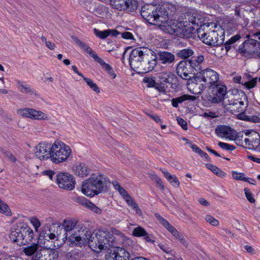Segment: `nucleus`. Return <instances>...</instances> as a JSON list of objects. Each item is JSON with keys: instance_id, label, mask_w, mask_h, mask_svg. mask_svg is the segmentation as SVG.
<instances>
[{"instance_id": "64", "label": "nucleus", "mask_w": 260, "mask_h": 260, "mask_svg": "<svg viewBox=\"0 0 260 260\" xmlns=\"http://www.w3.org/2000/svg\"><path fill=\"white\" fill-rule=\"evenodd\" d=\"M158 247L159 248L162 250L164 252L166 253H169L170 252V248L166 246L164 244H159Z\"/></svg>"}, {"instance_id": "38", "label": "nucleus", "mask_w": 260, "mask_h": 260, "mask_svg": "<svg viewBox=\"0 0 260 260\" xmlns=\"http://www.w3.org/2000/svg\"><path fill=\"white\" fill-rule=\"evenodd\" d=\"M128 202H126L128 206L131 207L133 210L135 211L137 214L139 215L142 214V210L140 209L137 204L135 202L132 198L128 200Z\"/></svg>"}, {"instance_id": "14", "label": "nucleus", "mask_w": 260, "mask_h": 260, "mask_svg": "<svg viewBox=\"0 0 260 260\" xmlns=\"http://www.w3.org/2000/svg\"><path fill=\"white\" fill-rule=\"evenodd\" d=\"M56 183L58 187L67 190L75 188L76 181L74 177L67 172H59L56 175Z\"/></svg>"}, {"instance_id": "16", "label": "nucleus", "mask_w": 260, "mask_h": 260, "mask_svg": "<svg viewBox=\"0 0 260 260\" xmlns=\"http://www.w3.org/2000/svg\"><path fill=\"white\" fill-rule=\"evenodd\" d=\"M209 89L212 94L209 95L208 100L212 103L218 104L224 99L227 88L225 85L220 84L218 82Z\"/></svg>"}, {"instance_id": "45", "label": "nucleus", "mask_w": 260, "mask_h": 260, "mask_svg": "<svg viewBox=\"0 0 260 260\" xmlns=\"http://www.w3.org/2000/svg\"><path fill=\"white\" fill-rule=\"evenodd\" d=\"M218 145L221 148L223 149V150H230V151H233L235 149L236 147L234 145H230L228 143L222 142H219L218 143Z\"/></svg>"}, {"instance_id": "27", "label": "nucleus", "mask_w": 260, "mask_h": 260, "mask_svg": "<svg viewBox=\"0 0 260 260\" xmlns=\"http://www.w3.org/2000/svg\"><path fill=\"white\" fill-rule=\"evenodd\" d=\"M157 56V59L163 64L170 63L175 59L174 55L167 51H159Z\"/></svg>"}, {"instance_id": "29", "label": "nucleus", "mask_w": 260, "mask_h": 260, "mask_svg": "<svg viewBox=\"0 0 260 260\" xmlns=\"http://www.w3.org/2000/svg\"><path fill=\"white\" fill-rule=\"evenodd\" d=\"M76 223L71 220H64L62 224L59 226V228L63 229V232H64V235H66V238L67 239L68 235L71 234V232L74 229H75Z\"/></svg>"}, {"instance_id": "32", "label": "nucleus", "mask_w": 260, "mask_h": 260, "mask_svg": "<svg viewBox=\"0 0 260 260\" xmlns=\"http://www.w3.org/2000/svg\"><path fill=\"white\" fill-rule=\"evenodd\" d=\"M161 172L164 174L165 178L167 179V180L172 184L173 186L175 187H178L180 185V182L176 176V175H171L169 172L166 170L160 169Z\"/></svg>"}, {"instance_id": "42", "label": "nucleus", "mask_w": 260, "mask_h": 260, "mask_svg": "<svg viewBox=\"0 0 260 260\" xmlns=\"http://www.w3.org/2000/svg\"><path fill=\"white\" fill-rule=\"evenodd\" d=\"M143 82L147 84L148 87L151 88L155 87L156 82L154 77H146L143 79Z\"/></svg>"}, {"instance_id": "55", "label": "nucleus", "mask_w": 260, "mask_h": 260, "mask_svg": "<svg viewBox=\"0 0 260 260\" xmlns=\"http://www.w3.org/2000/svg\"><path fill=\"white\" fill-rule=\"evenodd\" d=\"M207 168L211 170L214 174H216L219 168L212 164L208 163L206 164Z\"/></svg>"}, {"instance_id": "59", "label": "nucleus", "mask_w": 260, "mask_h": 260, "mask_svg": "<svg viewBox=\"0 0 260 260\" xmlns=\"http://www.w3.org/2000/svg\"><path fill=\"white\" fill-rule=\"evenodd\" d=\"M31 222L34 226L36 230H37L41 225V223L39 220L37 218H33L31 220Z\"/></svg>"}, {"instance_id": "39", "label": "nucleus", "mask_w": 260, "mask_h": 260, "mask_svg": "<svg viewBox=\"0 0 260 260\" xmlns=\"http://www.w3.org/2000/svg\"><path fill=\"white\" fill-rule=\"evenodd\" d=\"M147 234L146 230L141 226L135 228L133 231V235L137 237H143Z\"/></svg>"}, {"instance_id": "1", "label": "nucleus", "mask_w": 260, "mask_h": 260, "mask_svg": "<svg viewBox=\"0 0 260 260\" xmlns=\"http://www.w3.org/2000/svg\"><path fill=\"white\" fill-rule=\"evenodd\" d=\"M197 34L204 43L211 46H219L224 41L223 28L213 22L207 23V25H203L198 29Z\"/></svg>"}, {"instance_id": "51", "label": "nucleus", "mask_w": 260, "mask_h": 260, "mask_svg": "<svg viewBox=\"0 0 260 260\" xmlns=\"http://www.w3.org/2000/svg\"><path fill=\"white\" fill-rule=\"evenodd\" d=\"M42 174L44 176L48 177L51 180H53V178H55V176L56 177L55 172L51 170L44 171L42 172Z\"/></svg>"}, {"instance_id": "23", "label": "nucleus", "mask_w": 260, "mask_h": 260, "mask_svg": "<svg viewBox=\"0 0 260 260\" xmlns=\"http://www.w3.org/2000/svg\"><path fill=\"white\" fill-rule=\"evenodd\" d=\"M241 100L231 99L228 101L229 104H228L230 106L229 108L231 109V111L240 113L239 116H241V114L245 111L247 106V101L244 102ZM239 118L244 119L240 117H239Z\"/></svg>"}, {"instance_id": "50", "label": "nucleus", "mask_w": 260, "mask_h": 260, "mask_svg": "<svg viewBox=\"0 0 260 260\" xmlns=\"http://www.w3.org/2000/svg\"><path fill=\"white\" fill-rule=\"evenodd\" d=\"M169 88V86L167 84L161 83L160 82L159 83H156V85L155 87H154L155 89L161 92H165L166 89Z\"/></svg>"}, {"instance_id": "48", "label": "nucleus", "mask_w": 260, "mask_h": 260, "mask_svg": "<svg viewBox=\"0 0 260 260\" xmlns=\"http://www.w3.org/2000/svg\"><path fill=\"white\" fill-rule=\"evenodd\" d=\"M86 51L88 54L90 55L91 57L93 58V59L95 61L97 62L98 63L99 61V59H101L102 58L98 56L97 54L94 53L93 51L92 50V49L88 46L85 51Z\"/></svg>"}, {"instance_id": "35", "label": "nucleus", "mask_w": 260, "mask_h": 260, "mask_svg": "<svg viewBox=\"0 0 260 260\" xmlns=\"http://www.w3.org/2000/svg\"><path fill=\"white\" fill-rule=\"evenodd\" d=\"M194 54V51L190 48H185L179 50L177 53V56L182 59H186L192 56Z\"/></svg>"}, {"instance_id": "46", "label": "nucleus", "mask_w": 260, "mask_h": 260, "mask_svg": "<svg viewBox=\"0 0 260 260\" xmlns=\"http://www.w3.org/2000/svg\"><path fill=\"white\" fill-rule=\"evenodd\" d=\"M257 79L258 78L257 77L254 78L251 80L245 82L243 84V85H244L245 87L248 89L252 88L256 86Z\"/></svg>"}, {"instance_id": "56", "label": "nucleus", "mask_w": 260, "mask_h": 260, "mask_svg": "<svg viewBox=\"0 0 260 260\" xmlns=\"http://www.w3.org/2000/svg\"><path fill=\"white\" fill-rule=\"evenodd\" d=\"M87 207H89L91 210L96 213H100L101 212V210L91 202L88 203Z\"/></svg>"}, {"instance_id": "18", "label": "nucleus", "mask_w": 260, "mask_h": 260, "mask_svg": "<svg viewBox=\"0 0 260 260\" xmlns=\"http://www.w3.org/2000/svg\"><path fill=\"white\" fill-rule=\"evenodd\" d=\"M144 49L146 47H137L133 49L129 56V62L131 68L136 71L141 60L144 59Z\"/></svg>"}, {"instance_id": "49", "label": "nucleus", "mask_w": 260, "mask_h": 260, "mask_svg": "<svg viewBox=\"0 0 260 260\" xmlns=\"http://www.w3.org/2000/svg\"><path fill=\"white\" fill-rule=\"evenodd\" d=\"M233 177L234 179L238 180H242V181H247V179H245L246 177H245V174L244 173H237L236 171L232 172Z\"/></svg>"}, {"instance_id": "9", "label": "nucleus", "mask_w": 260, "mask_h": 260, "mask_svg": "<svg viewBox=\"0 0 260 260\" xmlns=\"http://www.w3.org/2000/svg\"><path fill=\"white\" fill-rule=\"evenodd\" d=\"M205 18L201 14L197 13H187L185 15V18L182 21L183 25L187 30V36L189 37L190 34H192L193 30L201 28L203 25H207V23H205Z\"/></svg>"}, {"instance_id": "4", "label": "nucleus", "mask_w": 260, "mask_h": 260, "mask_svg": "<svg viewBox=\"0 0 260 260\" xmlns=\"http://www.w3.org/2000/svg\"><path fill=\"white\" fill-rule=\"evenodd\" d=\"M90 248L93 251H101L114 245V237L109 232L99 231L96 233H92L91 238L87 242Z\"/></svg>"}, {"instance_id": "6", "label": "nucleus", "mask_w": 260, "mask_h": 260, "mask_svg": "<svg viewBox=\"0 0 260 260\" xmlns=\"http://www.w3.org/2000/svg\"><path fill=\"white\" fill-rule=\"evenodd\" d=\"M71 152L69 146L60 141H55L52 145L50 159L55 164H60L66 161Z\"/></svg>"}, {"instance_id": "43", "label": "nucleus", "mask_w": 260, "mask_h": 260, "mask_svg": "<svg viewBox=\"0 0 260 260\" xmlns=\"http://www.w3.org/2000/svg\"><path fill=\"white\" fill-rule=\"evenodd\" d=\"M94 31L95 35L102 39H104L109 36L108 29L105 30L104 31H101L96 28H94Z\"/></svg>"}, {"instance_id": "19", "label": "nucleus", "mask_w": 260, "mask_h": 260, "mask_svg": "<svg viewBox=\"0 0 260 260\" xmlns=\"http://www.w3.org/2000/svg\"><path fill=\"white\" fill-rule=\"evenodd\" d=\"M52 145L48 143L41 142L35 148V154L40 160L50 158Z\"/></svg>"}, {"instance_id": "63", "label": "nucleus", "mask_w": 260, "mask_h": 260, "mask_svg": "<svg viewBox=\"0 0 260 260\" xmlns=\"http://www.w3.org/2000/svg\"><path fill=\"white\" fill-rule=\"evenodd\" d=\"M246 119H248L249 121L254 123L260 122V117L257 116H252L250 117L247 118Z\"/></svg>"}, {"instance_id": "61", "label": "nucleus", "mask_w": 260, "mask_h": 260, "mask_svg": "<svg viewBox=\"0 0 260 260\" xmlns=\"http://www.w3.org/2000/svg\"><path fill=\"white\" fill-rule=\"evenodd\" d=\"M189 147L192 149L193 151H194L196 153H198L199 154H200L203 151L197 145H195L192 143L189 145Z\"/></svg>"}, {"instance_id": "5", "label": "nucleus", "mask_w": 260, "mask_h": 260, "mask_svg": "<svg viewBox=\"0 0 260 260\" xmlns=\"http://www.w3.org/2000/svg\"><path fill=\"white\" fill-rule=\"evenodd\" d=\"M219 82V74L215 71L206 69L200 70L195 78L196 84H200L199 88L203 91L205 88L213 87V85Z\"/></svg>"}, {"instance_id": "62", "label": "nucleus", "mask_w": 260, "mask_h": 260, "mask_svg": "<svg viewBox=\"0 0 260 260\" xmlns=\"http://www.w3.org/2000/svg\"><path fill=\"white\" fill-rule=\"evenodd\" d=\"M5 81L4 78H0V93L6 94L7 90L5 89H2L1 87L4 86Z\"/></svg>"}, {"instance_id": "53", "label": "nucleus", "mask_w": 260, "mask_h": 260, "mask_svg": "<svg viewBox=\"0 0 260 260\" xmlns=\"http://www.w3.org/2000/svg\"><path fill=\"white\" fill-rule=\"evenodd\" d=\"M177 120L178 124L181 126V127L183 130L187 129V123L185 120H184L183 118L181 117H177Z\"/></svg>"}, {"instance_id": "57", "label": "nucleus", "mask_w": 260, "mask_h": 260, "mask_svg": "<svg viewBox=\"0 0 260 260\" xmlns=\"http://www.w3.org/2000/svg\"><path fill=\"white\" fill-rule=\"evenodd\" d=\"M121 37L122 38L126 40H135L133 34L128 31H125L121 34Z\"/></svg>"}, {"instance_id": "2", "label": "nucleus", "mask_w": 260, "mask_h": 260, "mask_svg": "<svg viewBox=\"0 0 260 260\" xmlns=\"http://www.w3.org/2000/svg\"><path fill=\"white\" fill-rule=\"evenodd\" d=\"M204 57L200 54L193 56L190 59L180 61L177 67V73L182 79L190 80L195 83V78L201 70V63L204 61Z\"/></svg>"}, {"instance_id": "31", "label": "nucleus", "mask_w": 260, "mask_h": 260, "mask_svg": "<svg viewBox=\"0 0 260 260\" xmlns=\"http://www.w3.org/2000/svg\"><path fill=\"white\" fill-rule=\"evenodd\" d=\"M38 243H33L30 245L23 247L22 251L26 256H32L39 250Z\"/></svg>"}, {"instance_id": "40", "label": "nucleus", "mask_w": 260, "mask_h": 260, "mask_svg": "<svg viewBox=\"0 0 260 260\" xmlns=\"http://www.w3.org/2000/svg\"><path fill=\"white\" fill-rule=\"evenodd\" d=\"M0 212L6 215H11V211L9 206L0 199Z\"/></svg>"}, {"instance_id": "11", "label": "nucleus", "mask_w": 260, "mask_h": 260, "mask_svg": "<svg viewBox=\"0 0 260 260\" xmlns=\"http://www.w3.org/2000/svg\"><path fill=\"white\" fill-rule=\"evenodd\" d=\"M176 11L173 5L169 2H162L157 6H154V14H156L157 24L163 23L171 16H173Z\"/></svg>"}, {"instance_id": "33", "label": "nucleus", "mask_w": 260, "mask_h": 260, "mask_svg": "<svg viewBox=\"0 0 260 260\" xmlns=\"http://www.w3.org/2000/svg\"><path fill=\"white\" fill-rule=\"evenodd\" d=\"M108 74L109 75L112 77L113 79H115L116 77V74L115 73L113 68L112 67L105 62V61L103 59H99V61L98 62Z\"/></svg>"}, {"instance_id": "10", "label": "nucleus", "mask_w": 260, "mask_h": 260, "mask_svg": "<svg viewBox=\"0 0 260 260\" xmlns=\"http://www.w3.org/2000/svg\"><path fill=\"white\" fill-rule=\"evenodd\" d=\"M144 59L141 60L135 71L145 74L153 70L157 64V56L151 49H144Z\"/></svg>"}, {"instance_id": "7", "label": "nucleus", "mask_w": 260, "mask_h": 260, "mask_svg": "<svg viewBox=\"0 0 260 260\" xmlns=\"http://www.w3.org/2000/svg\"><path fill=\"white\" fill-rule=\"evenodd\" d=\"M92 234L88 228L85 226L79 227V225L75 228L74 233L69 236L68 239L70 242L71 246H78L82 247L89 242Z\"/></svg>"}, {"instance_id": "3", "label": "nucleus", "mask_w": 260, "mask_h": 260, "mask_svg": "<svg viewBox=\"0 0 260 260\" xmlns=\"http://www.w3.org/2000/svg\"><path fill=\"white\" fill-rule=\"evenodd\" d=\"M109 184L108 178L104 175L92 176L83 182L81 191L84 194L91 198L101 193Z\"/></svg>"}, {"instance_id": "52", "label": "nucleus", "mask_w": 260, "mask_h": 260, "mask_svg": "<svg viewBox=\"0 0 260 260\" xmlns=\"http://www.w3.org/2000/svg\"><path fill=\"white\" fill-rule=\"evenodd\" d=\"M75 201L76 202L87 207L88 205V203L90 202V201H88L87 199L84 197H77L75 199Z\"/></svg>"}, {"instance_id": "13", "label": "nucleus", "mask_w": 260, "mask_h": 260, "mask_svg": "<svg viewBox=\"0 0 260 260\" xmlns=\"http://www.w3.org/2000/svg\"><path fill=\"white\" fill-rule=\"evenodd\" d=\"M17 245L24 246L29 244L34 237V232L27 224L17 223Z\"/></svg>"}, {"instance_id": "20", "label": "nucleus", "mask_w": 260, "mask_h": 260, "mask_svg": "<svg viewBox=\"0 0 260 260\" xmlns=\"http://www.w3.org/2000/svg\"><path fill=\"white\" fill-rule=\"evenodd\" d=\"M31 260H59L58 251L48 249H40Z\"/></svg>"}, {"instance_id": "44", "label": "nucleus", "mask_w": 260, "mask_h": 260, "mask_svg": "<svg viewBox=\"0 0 260 260\" xmlns=\"http://www.w3.org/2000/svg\"><path fill=\"white\" fill-rule=\"evenodd\" d=\"M244 191L247 200L250 203H254L255 202V200L253 198V194L252 193L250 190L248 188H245L244 189Z\"/></svg>"}, {"instance_id": "60", "label": "nucleus", "mask_w": 260, "mask_h": 260, "mask_svg": "<svg viewBox=\"0 0 260 260\" xmlns=\"http://www.w3.org/2000/svg\"><path fill=\"white\" fill-rule=\"evenodd\" d=\"M153 179L155 180V182L159 185L161 189H164V185H163L162 180L159 177L157 176H154Z\"/></svg>"}, {"instance_id": "22", "label": "nucleus", "mask_w": 260, "mask_h": 260, "mask_svg": "<svg viewBox=\"0 0 260 260\" xmlns=\"http://www.w3.org/2000/svg\"><path fill=\"white\" fill-rule=\"evenodd\" d=\"M141 15L142 17L151 24H157L156 14H154V6L144 5L141 8Z\"/></svg>"}, {"instance_id": "36", "label": "nucleus", "mask_w": 260, "mask_h": 260, "mask_svg": "<svg viewBox=\"0 0 260 260\" xmlns=\"http://www.w3.org/2000/svg\"><path fill=\"white\" fill-rule=\"evenodd\" d=\"M115 188L119 191V193L121 195L126 202H128V200L132 198L129 195L127 191L117 182H116Z\"/></svg>"}, {"instance_id": "12", "label": "nucleus", "mask_w": 260, "mask_h": 260, "mask_svg": "<svg viewBox=\"0 0 260 260\" xmlns=\"http://www.w3.org/2000/svg\"><path fill=\"white\" fill-rule=\"evenodd\" d=\"M164 23L163 29L166 32L180 38L187 37V30L183 26L182 21L179 23L175 20L168 19Z\"/></svg>"}, {"instance_id": "8", "label": "nucleus", "mask_w": 260, "mask_h": 260, "mask_svg": "<svg viewBox=\"0 0 260 260\" xmlns=\"http://www.w3.org/2000/svg\"><path fill=\"white\" fill-rule=\"evenodd\" d=\"M237 51L247 59L256 58L257 53L260 52V42L253 39H248L239 46Z\"/></svg>"}, {"instance_id": "28", "label": "nucleus", "mask_w": 260, "mask_h": 260, "mask_svg": "<svg viewBox=\"0 0 260 260\" xmlns=\"http://www.w3.org/2000/svg\"><path fill=\"white\" fill-rule=\"evenodd\" d=\"M196 99L195 96L184 94L180 96L172 99L171 102L173 107L177 108L179 104H181L186 101H194Z\"/></svg>"}, {"instance_id": "26", "label": "nucleus", "mask_w": 260, "mask_h": 260, "mask_svg": "<svg viewBox=\"0 0 260 260\" xmlns=\"http://www.w3.org/2000/svg\"><path fill=\"white\" fill-rule=\"evenodd\" d=\"M216 134L220 137H230L232 136L233 129L229 126L220 125L215 130Z\"/></svg>"}, {"instance_id": "25", "label": "nucleus", "mask_w": 260, "mask_h": 260, "mask_svg": "<svg viewBox=\"0 0 260 260\" xmlns=\"http://www.w3.org/2000/svg\"><path fill=\"white\" fill-rule=\"evenodd\" d=\"M244 143L246 148L250 150L256 149L260 144V136L255 133L253 135L248 136V138H245Z\"/></svg>"}, {"instance_id": "34", "label": "nucleus", "mask_w": 260, "mask_h": 260, "mask_svg": "<svg viewBox=\"0 0 260 260\" xmlns=\"http://www.w3.org/2000/svg\"><path fill=\"white\" fill-rule=\"evenodd\" d=\"M241 38V36L239 34H236L235 36L231 37L229 40L226 41L224 44V48L226 52L229 51L232 45H234L237 41H238Z\"/></svg>"}, {"instance_id": "17", "label": "nucleus", "mask_w": 260, "mask_h": 260, "mask_svg": "<svg viewBox=\"0 0 260 260\" xmlns=\"http://www.w3.org/2000/svg\"><path fill=\"white\" fill-rule=\"evenodd\" d=\"M111 247L109 254L106 255V260L131 259V254L128 249L114 245Z\"/></svg>"}, {"instance_id": "15", "label": "nucleus", "mask_w": 260, "mask_h": 260, "mask_svg": "<svg viewBox=\"0 0 260 260\" xmlns=\"http://www.w3.org/2000/svg\"><path fill=\"white\" fill-rule=\"evenodd\" d=\"M110 3L113 9L127 13L135 12L138 7L136 0H110Z\"/></svg>"}, {"instance_id": "54", "label": "nucleus", "mask_w": 260, "mask_h": 260, "mask_svg": "<svg viewBox=\"0 0 260 260\" xmlns=\"http://www.w3.org/2000/svg\"><path fill=\"white\" fill-rule=\"evenodd\" d=\"M155 217L159 221L160 223L165 227L169 223L168 220L165 219L163 217L160 215L158 213L155 214Z\"/></svg>"}, {"instance_id": "37", "label": "nucleus", "mask_w": 260, "mask_h": 260, "mask_svg": "<svg viewBox=\"0 0 260 260\" xmlns=\"http://www.w3.org/2000/svg\"><path fill=\"white\" fill-rule=\"evenodd\" d=\"M17 88H18L21 92L24 93H28L32 92V90L29 85L23 84L22 82L20 81H17Z\"/></svg>"}, {"instance_id": "24", "label": "nucleus", "mask_w": 260, "mask_h": 260, "mask_svg": "<svg viewBox=\"0 0 260 260\" xmlns=\"http://www.w3.org/2000/svg\"><path fill=\"white\" fill-rule=\"evenodd\" d=\"M75 174L80 177H85L91 173V169L87 165L82 162H79L73 167Z\"/></svg>"}, {"instance_id": "47", "label": "nucleus", "mask_w": 260, "mask_h": 260, "mask_svg": "<svg viewBox=\"0 0 260 260\" xmlns=\"http://www.w3.org/2000/svg\"><path fill=\"white\" fill-rule=\"evenodd\" d=\"M206 221L213 226H217L219 224V221L210 215H207L205 217Z\"/></svg>"}, {"instance_id": "21", "label": "nucleus", "mask_w": 260, "mask_h": 260, "mask_svg": "<svg viewBox=\"0 0 260 260\" xmlns=\"http://www.w3.org/2000/svg\"><path fill=\"white\" fill-rule=\"evenodd\" d=\"M17 113L22 117L32 119H46L47 118V116L43 112L30 108L19 109L17 110Z\"/></svg>"}, {"instance_id": "58", "label": "nucleus", "mask_w": 260, "mask_h": 260, "mask_svg": "<svg viewBox=\"0 0 260 260\" xmlns=\"http://www.w3.org/2000/svg\"><path fill=\"white\" fill-rule=\"evenodd\" d=\"M75 41L81 47V48L84 51H85L86 48L88 47V46L87 45L85 44L84 42H83L78 38H75Z\"/></svg>"}, {"instance_id": "41", "label": "nucleus", "mask_w": 260, "mask_h": 260, "mask_svg": "<svg viewBox=\"0 0 260 260\" xmlns=\"http://www.w3.org/2000/svg\"><path fill=\"white\" fill-rule=\"evenodd\" d=\"M84 80L89 86V87L95 92L99 93L100 92V88H99L98 86L96 83L93 82L92 79L90 78H84Z\"/></svg>"}, {"instance_id": "30", "label": "nucleus", "mask_w": 260, "mask_h": 260, "mask_svg": "<svg viewBox=\"0 0 260 260\" xmlns=\"http://www.w3.org/2000/svg\"><path fill=\"white\" fill-rule=\"evenodd\" d=\"M174 75L171 72L161 73L158 76L160 82L167 84L169 88L172 87L173 81L174 80Z\"/></svg>"}]
</instances>
